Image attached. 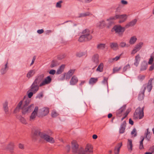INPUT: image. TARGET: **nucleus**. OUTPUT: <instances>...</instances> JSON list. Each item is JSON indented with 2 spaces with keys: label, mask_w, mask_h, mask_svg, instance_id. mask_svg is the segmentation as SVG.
Segmentation results:
<instances>
[{
  "label": "nucleus",
  "mask_w": 154,
  "mask_h": 154,
  "mask_svg": "<svg viewBox=\"0 0 154 154\" xmlns=\"http://www.w3.org/2000/svg\"><path fill=\"white\" fill-rule=\"evenodd\" d=\"M56 73V70L54 69H51L50 70L49 72V73L50 74L53 75H54Z\"/></svg>",
  "instance_id": "obj_53"
},
{
  "label": "nucleus",
  "mask_w": 154,
  "mask_h": 154,
  "mask_svg": "<svg viewBox=\"0 0 154 154\" xmlns=\"http://www.w3.org/2000/svg\"><path fill=\"white\" fill-rule=\"evenodd\" d=\"M51 115L52 117H55L58 115V114L55 111H53L51 112Z\"/></svg>",
  "instance_id": "obj_44"
},
{
  "label": "nucleus",
  "mask_w": 154,
  "mask_h": 154,
  "mask_svg": "<svg viewBox=\"0 0 154 154\" xmlns=\"http://www.w3.org/2000/svg\"><path fill=\"white\" fill-rule=\"evenodd\" d=\"M128 142L127 145V147L129 150L131 151L132 149V140H131L128 139Z\"/></svg>",
  "instance_id": "obj_28"
},
{
  "label": "nucleus",
  "mask_w": 154,
  "mask_h": 154,
  "mask_svg": "<svg viewBox=\"0 0 154 154\" xmlns=\"http://www.w3.org/2000/svg\"><path fill=\"white\" fill-rule=\"evenodd\" d=\"M126 109V106L124 105L122 107H121L120 109H119L117 112V114H120L122 112L125 111Z\"/></svg>",
  "instance_id": "obj_34"
},
{
  "label": "nucleus",
  "mask_w": 154,
  "mask_h": 154,
  "mask_svg": "<svg viewBox=\"0 0 154 154\" xmlns=\"http://www.w3.org/2000/svg\"><path fill=\"white\" fill-rule=\"evenodd\" d=\"M62 1H60L57 3L56 6L57 7L60 8L61 7V4L62 3Z\"/></svg>",
  "instance_id": "obj_49"
},
{
  "label": "nucleus",
  "mask_w": 154,
  "mask_h": 154,
  "mask_svg": "<svg viewBox=\"0 0 154 154\" xmlns=\"http://www.w3.org/2000/svg\"><path fill=\"white\" fill-rule=\"evenodd\" d=\"M117 33L118 35L121 36L123 35L124 32L125 30V28L122 27L120 26H115L112 29Z\"/></svg>",
  "instance_id": "obj_7"
},
{
  "label": "nucleus",
  "mask_w": 154,
  "mask_h": 154,
  "mask_svg": "<svg viewBox=\"0 0 154 154\" xmlns=\"http://www.w3.org/2000/svg\"><path fill=\"white\" fill-rule=\"evenodd\" d=\"M106 24L105 23V21L103 20L99 22L97 24V26L99 28L102 29L105 26Z\"/></svg>",
  "instance_id": "obj_25"
},
{
  "label": "nucleus",
  "mask_w": 154,
  "mask_h": 154,
  "mask_svg": "<svg viewBox=\"0 0 154 154\" xmlns=\"http://www.w3.org/2000/svg\"><path fill=\"white\" fill-rule=\"evenodd\" d=\"M103 63H101L98 66L96 71L99 72H102L103 70Z\"/></svg>",
  "instance_id": "obj_30"
},
{
  "label": "nucleus",
  "mask_w": 154,
  "mask_h": 154,
  "mask_svg": "<svg viewBox=\"0 0 154 154\" xmlns=\"http://www.w3.org/2000/svg\"><path fill=\"white\" fill-rule=\"evenodd\" d=\"M105 44L100 43L97 45V48L98 50H103L105 48Z\"/></svg>",
  "instance_id": "obj_35"
},
{
  "label": "nucleus",
  "mask_w": 154,
  "mask_h": 154,
  "mask_svg": "<svg viewBox=\"0 0 154 154\" xmlns=\"http://www.w3.org/2000/svg\"><path fill=\"white\" fill-rule=\"evenodd\" d=\"M39 86V85H38L35 83L33 82L30 87V89L29 91L32 92L34 93H35L38 90Z\"/></svg>",
  "instance_id": "obj_11"
},
{
  "label": "nucleus",
  "mask_w": 154,
  "mask_h": 154,
  "mask_svg": "<svg viewBox=\"0 0 154 154\" xmlns=\"http://www.w3.org/2000/svg\"><path fill=\"white\" fill-rule=\"evenodd\" d=\"M144 137H143L140 142L139 148L140 149H143L144 148L143 144V142L144 140Z\"/></svg>",
  "instance_id": "obj_43"
},
{
  "label": "nucleus",
  "mask_w": 154,
  "mask_h": 154,
  "mask_svg": "<svg viewBox=\"0 0 154 154\" xmlns=\"http://www.w3.org/2000/svg\"><path fill=\"white\" fill-rule=\"evenodd\" d=\"M126 14L119 15L116 14L115 16L110 17L106 20L108 22V25H107V27L109 28L111 25L113 24H114L113 20L117 19H121V20L119 21L120 23L124 22L126 20Z\"/></svg>",
  "instance_id": "obj_4"
},
{
  "label": "nucleus",
  "mask_w": 154,
  "mask_h": 154,
  "mask_svg": "<svg viewBox=\"0 0 154 154\" xmlns=\"http://www.w3.org/2000/svg\"><path fill=\"white\" fill-rule=\"evenodd\" d=\"M66 56V54L64 53L61 54L57 56V59L59 60H61L65 58Z\"/></svg>",
  "instance_id": "obj_38"
},
{
  "label": "nucleus",
  "mask_w": 154,
  "mask_h": 154,
  "mask_svg": "<svg viewBox=\"0 0 154 154\" xmlns=\"http://www.w3.org/2000/svg\"><path fill=\"white\" fill-rule=\"evenodd\" d=\"M14 146V143H10L6 147L7 149L12 150L13 149Z\"/></svg>",
  "instance_id": "obj_37"
},
{
  "label": "nucleus",
  "mask_w": 154,
  "mask_h": 154,
  "mask_svg": "<svg viewBox=\"0 0 154 154\" xmlns=\"http://www.w3.org/2000/svg\"><path fill=\"white\" fill-rule=\"evenodd\" d=\"M121 55V54L119 56H116L115 58L109 59V61L110 62H112L114 61H117L120 59Z\"/></svg>",
  "instance_id": "obj_40"
},
{
  "label": "nucleus",
  "mask_w": 154,
  "mask_h": 154,
  "mask_svg": "<svg viewBox=\"0 0 154 154\" xmlns=\"http://www.w3.org/2000/svg\"><path fill=\"white\" fill-rule=\"evenodd\" d=\"M44 77V75L43 74L38 75L36 77L33 82L39 85L40 82L43 79Z\"/></svg>",
  "instance_id": "obj_13"
},
{
  "label": "nucleus",
  "mask_w": 154,
  "mask_h": 154,
  "mask_svg": "<svg viewBox=\"0 0 154 154\" xmlns=\"http://www.w3.org/2000/svg\"><path fill=\"white\" fill-rule=\"evenodd\" d=\"M17 117L18 119L20 121V122L23 124H26V122L25 119L22 117L21 116H17Z\"/></svg>",
  "instance_id": "obj_33"
},
{
  "label": "nucleus",
  "mask_w": 154,
  "mask_h": 154,
  "mask_svg": "<svg viewBox=\"0 0 154 154\" xmlns=\"http://www.w3.org/2000/svg\"><path fill=\"white\" fill-rule=\"evenodd\" d=\"M39 136L42 139H43L47 142L51 143H55L54 139L50 137L49 134L46 132H41L39 130H36L33 133V137L35 138V136Z\"/></svg>",
  "instance_id": "obj_3"
},
{
  "label": "nucleus",
  "mask_w": 154,
  "mask_h": 154,
  "mask_svg": "<svg viewBox=\"0 0 154 154\" xmlns=\"http://www.w3.org/2000/svg\"><path fill=\"white\" fill-rule=\"evenodd\" d=\"M145 78V76L144 75H139L138 77V79L141 81H143L144 79Z\"/></svg>",
  "instance_id": "obj_45"
},
{
  "label": "nucleus",
  "mask_w": 154,
  "mask_h": 154,
  "mask_svg": "<svg viewBox=\"0 0 154 154\" xmlns=\"http://www.w3.org/2000/svg\"><path fill=\"white\" fill-rule=\"evenodd\" d=\"M126 124V123L125 121H124L121 125L120 128L119 129V133L120 134H122L125 132Z\"/></svg>",
  "instance_id": "obj_17"
},
{
  "label": "nucleus",
  "mask_w": 154,
  "mask_h": 154,
  "mask_svg": "<svg viewBox=\"0 0 154 154\" xmlns=\"http://www.w3.org/2000/svg\"><path fill=\"white\" fill-rule=\"evenodd\" d=\"M92 60L94 65V68L96 67L99 63V56L97 54H94L92 57Z\"/></svg>",
  "instance_id": "obj_9"
},
{
  "label": "nucleus",
  "mask_w": 154,
  "mask_h": 154,
  "mask_svg": "<svg viewBox=\"0 0 154 154\" xmlns=\"http://www.w3.org/2000/svg\"><path fill=\"white\" fill-rule=\"evenodd\" d=\"M107 80L108 79L107 78L104 77V79L102 81L103 83L105 84H107Z\"/></svg>",
  "instance_id": "obj_52"
},
{
  "label": "nucleus",
  "mask_w": 154,
  "mask_h": 154,
  "mask_svg": "<svg viewBox=\"0 0 154 154\" xmlns=\"http://www.w3.org/2000/svg\"><path fill=\"white\" fill-rule=\"evenodd\" d=\"M121 2L122 4L124 5H126L128 3V2L124 0H122L121 1Z\"/></svg>",
  "instance_id": "obj_62"
},
{
  "label": "nucleus",
  "mask_w": 154,
  "mask_h": 154,
  "mask_svg": "<svg viewBox=\"0 0 154 154\" xmlns=\"http://www.w3.org/2000/svg\"><path fill=\"white\" fill-rule=\"evenodd\" d=\"M8 62H7L5 65V68L1 69V72L2 74H4L7 72L8 68Z\"/></svg>",
  "instance_id": "obj_26"
},
{
  "label": "nucleus",
  "mask_w": 154,
  "mask_h": 154,
  "mask_svg": "<svg viewBox=\"0 0 154 154\" xmlns=\"http://www.w3.org/2000/svg\"><path fill=\"white\" fill-rule=\"evenodd\" d=\"M38 109V107L35 106V108L34 110L31 113L29 118V121L30 122L34 121L37 115Z\"/></svg>",
  "instance_id": "obj_8"
},
{
  "label": "nucleus",
  "mask_w": 154,
  "mask_h": 154,
  "mask_svg": "<svg viewBox=\"0 0 154 154\" xmlns=\"http://www.w3.org/2000/svg\"><path fill=\"white\" fill-rule=\"evenodd\" d=\"M137 20L136 19L132 21L125 26L126 28H128L130 26H134L136 23Z\"/></svg>",
  "instance_id": "obj_23"
},
{
  "label": "nucleus",
  "mask_w": 154,
  "mask_h": 154,
  "mask_svg": "<svg viewBox=\"0 0 154 154\" xmlns=\"http://www.w3.org/2000/svg\"><path fill=\"white\" fill-rule=\"evenodd\" d=\"M147 62L145 61H143L141 63L140 66V71H143L146 70L147 68Z\"/></svg>",
  "instance_id": "obj_14"
},
{
  "label": "nucleus",
  "mask_w": 154,
  "mask_h": 154,
  "mask_svg": "<svg viewBox=\"0 0 154 154\" xmlns=\"http://www.w3.org/2000/svg\"><path fill=\"white\" fill-rule=\"evenodd\" d=\"M78 80L77 77L75 75L73 76L70 81V84L74 85L76 84L78 82Z\"/></svg>",
  "instance_id": "obj_18"
},
{
  "label": "nucleus",
  "mask_w": 154,
  "mask_h": 154,
  "mask_svg": "<svg viewBox=\"0 0 154 154\" xmlns=\"http://www.w3.org/2000/svg\"><path fill=\"white\" fill-rule=\"evenodd\" d=\"M147 132L146 134V138H147V137L149 134H150V132L149 131V129H147Z\"/></svg>",
  "instance_id": "obj_63"
},
{
  "label": "nucleus",
  "mask_w": 154,
  "mask_h": 154,
  "mask_svg": "<svg viewBox=\"0 0 154 154\" xmlns=\"http://www.w3.org/2000/svg\"><path fill=\"white\" fill-rule=\"evenodd\" d=\"M110 48L114 50L118 49V45L117 43L112 42L110 43Z\"/></svg>",
  "instance_id": "obj_20"
},
{
  "label": "nucleus",
  "mask_w": 154,
  "mask_h": 154,
  "mask_svg": "<svg viewBox=\"0 0 154 154\" xmlns=\"http://www.w3.org/2000/svg\"><path fill=\"white\" fill-rule=\"evenodd\" d=\"M49 112V109L48 108L44 107L40 109L39 113L40 116L43 117L47 115Z\"/></svg>",
  "instance_id": "obj_12"
},
{
  "label": "nucleus",
  "mask_w": 154,
  "mask_h": 154,
  "mask_svg": "<svg viewBox=\"0 0 154 154\" xmlns=\"http://www.w3.org/2000/svg\"><path fill=\"white\" fill-rule=\"evenodd\" d=\"M121 69V67H116L114 68L113 69V73H115V72H117L118 71H119Z\"/></svg>",
  "instance_id": "obj_46"
},
{
  "label": "nucleus",
  "mask_w": 154,
  "mask_h": 154,
  "mask_svg": "<svg viewBox=\"0 0 154 154\" xmlns=\"http://www.w3.org/2000/svg\"><path fill=\"white\" fill-rule=\"evenodd\" d=\"M154 69V64H152L150 67L149 69V70L150 71H152Z\"/></svg>",
  "instance_id": "obj_57"
},
{
  "label": "nucleus",
  "mask_w": 154,
  "mask_h": 154,
  "mask_svg": "<svg viewBox=\"0 0 154 154\" xmlns=\"http://www.w3.org/2000/svg\"><path fill=\"white\" fill-rule=\"evenodd\" d=\"M98 81L97 78H91L89 80V83L91 84L94 85Z\"/></svg>",
  "instance_id": "obj_29"
},
{
  "label": "nucleus",
  "mask_w": 154,
  "mask_h": 154,
  "mask_svg": "<svg viewBox=\"0 0 154 154\" xmlns=\"http://www.w3.org/2000/svg\"><path fill=\"white\" fill-rule=\"evenodd\" d=\"M75 72V70L71 69L69 70L67 73L66 75V79H69Z\"/></svg>",
  "instance_id": "obj_19"
},
{
  "label": "nucleus",
  "mask_w": 154,
  "mask_h": 154,
  "mask_svg": "<svg viewBox=\"0 0 154 154\" xmlns=\"http://www.w3.org/2000/svg\"><path fill=\"white\" fill-rule=\"evenodd\" d=\"M66 149L67 151L68 152H69L70 149V147L69 145H68L66 147Z\"/></svg>",
  "instance_id": "obj_59"
},
{
  "label": "nucleus",
  "mask_w": 154,
  "mask_h": 154,
  "mask_svg": "<svg viewBox=\"0 0 154 154\" xmlns=\"http://www.w3.org/2000/svg\"><path fill=\"white\" fill-rule=\"evenodd\" d=\"M83 35L79 38V41L81 42L90 40L92 38V36L90 34V31L88 29L83 31Z\"/></svg>",
  "instance_id": "obj_5"
},
{
  "label": "nucleus",
  "mask_w": 154,
  "mask_h": 154,
  "mask_svg": "<svg viewBox=\"0 0 154 154\" xmlns=\"http://www.w3.org/2000/svg\"><path fill=\"white\" fill-rule=\"evenodd\" d=\"M146 89V88L144 87V89L143 91L142 94H139L138 96V99L140 100H142L143 99V97L144 96V93L145 92V90Z\"/></svg>",
  "instance_id": "obj_39"
},
{
  "label": "nucleus",
  "mask_w": 154,
  "mask_h": 154,
  "mask_svg": "<svg viewBox=\"0 0 154 154\" xmlns=\"http://www.w3.org/2000/svg\"><path fill=\"white\" fill-rule=\"evenodd\" d=\"M8 103L7 102H5L3 104V108L4 109V111L6 114H8Z\"/></svg>",
  "instance_id": "obj_32"
},
{
  "label": "nucleus",
  "mask_w": 154,
  "mask_h": 154,
  "mask_svg": "<svg viewBox=\"0 0 154 154\" xmlns=\"http://www.w3.org/2000/svg\"><path fill=\"white\" fill-rule=\"evenodd\" d=\"M137 40V39L135 36L132 37L129 40V43L130 44H133Z\"/></svg>",
  "instance_id": "obj_36"
},
{
  "label": "nucleus",
  "mask_w": 154,
  "mask_h": 154,
  "mask_svg": "<svg viewBox=\"0 0 154 154\" xmlns=\"http://www.w3.org/2000/svg\"><path fill=\"white\" fill-rule=\"evenodd\" d=\"M153 61V58L152 56H151L150 58L148 63L149 65H151L152 64Z\"/></svg>",
  "instance_id": "obj_50"
},
{
  "label": "nucleus",
  "mask_w": 154,
  "mask_h": 154,
  "mask_svg": "<svg viewBox=\"0 0 154 154\" xmlns=\"http://www.w3.org/2000/svg\"><path fill=\"white\" fill-rule=\"evenodd\" d=\"M33 93H34L32 91L29 92L28 95V97L29 98H31L32 96Z\"/></svg>",
  "instance_id": "obj_55"
},
{
  "label": "nucleus",
  "mask_w": 154,
  "mask_h": 154,
  "mask_svg": "<svg viewBox=\"0 0 154 154\" xmlns=\"http://www.w3.org/2000/svg\"><path fill=\"white\" fill-rule=\"evenodd\" d=\"M35 73V70L34 69L30 70L27 73L26 75V77L28 78H29L32 77Z\"/></svg>",
  "instance_id": "obj_27"
},
{
  "label": "nucleus",
  "mask_w": 154,
  "mask_h": 154,
  "mask_svg": "<svg viewBox=\"0 0 154 154\" xmlns=\"http://www.w3.org/2000/svg\"><path fill=\"white\" fill-rule=\"evenodd\" d=\"M143 45V43L142 42H140L137 45L134 49L133 50L132 53L134 54L136 53L141 48Z\"/></svg>",
  "instance_id": "obj_15"
},
{
  "label": "nucleus",
  "mask_w": 154,
  "mask_h": 154,
  "mask_svg": "<svg viewBox=\"0 0 154 154\" xmlns=\"http://www.w3.org/2000/svg\"><path fill=\"white\" fill-rule=\"evenodd\" d=\"M79 145L75 141H73L72 142V152L74 153L78 152V154H92L93 149L91 146L88 144L86 146L85 150L81 148L78 150Z\"/></svg>",
  "instance_id": "obj_2"
},
{
  "label": "nucleus",
  "mask_w": 154,
  "mask_h": 154,
  "mask_svg": "<svg viewBox=\"0 0 154 154\" xmlns=\"http://www.w3.org/2000/svg\"><path fill=\"white\" fill-rule=\"evenodd\" d=\"M134 134V136L136 137L137 136V133L136 132V129L135 128H134L133 129L132 131L131 132V134L132 135V134Z\"/></svg>",
  "instance_id": "obj_48"
},
{
  "label": "nucleus",
  "mask_w": 154,
  "mask_h": 154,
  "mask_svg": "<svg viewBox=\"0 0 154 154\" xmlns=\"http://www.w3.org/2000/svg\"><path fill=\"white\" fill-rule=\"evenodd\" d=\"M59 64L57 60H53L51 62L50 66L51 67L53 68L59 65Z\"/></svg>",
  "instance_id": "obj_31"
},
{
  "label": "nucleus",
  "mask_w": 154,
  "mask_h": 154,
  "mask_svg": "<svg viewBox=\"0 0 154 154\" xmlns=\"http://www.w3.org/2000/svg\"><path fill=\"white\" fill-rule=\"evenodd\" d=\"M153 80V79L151 78L149 81L147 86V89L149 92H150L152 89V82Z\"/></svg>",
  "instance_id": "obj_24"
},
{
  "label": "nucleus",
  "mask_w": 154,
  "mask_h": 154,
  "mask_svg": "<svg viewBox=\"0 0 154 154\" xmlns=\"http://www.w3.org/2000/svg\"><path fill=\"white\" fill-rule=\"evenodd\" d=\"M23 100L24 103L23 107H21L23 103V101H21L18 103L17 106L15 110L16 111L18 110L19 109H21L22 113L23 114H25L31 112V110L34 108V105L33 104H32L28 106L29 104L30 100L27 97L26 98L25 96L24 97Z\"/></svg>",
  "instance_id": "obj_1"
},
{
  "label": "nucleus",
  "mask_w": 154,
  "mask_h": 154,
  "mask_svg": "<svg viewBox=\"0 0 154 154\" xmlns=\"http://www.w3.org/2000/svg\"><path fill=\"white\" fill-rule=\"evenodd\" d=\"M19 148L23 149H24V145L21 143H19Z\"/></svg>",
  "instance_id": "obj_56"
},
{
  "label": "nucleus",
  "mask_w": 154,
  "mask_h": 154,
  "mask_svg": "<svg viewBox=\"0 0 154 154\" xmlns=\"http://www.w3.org/2000/svg\"><path fill=\"white\" fill-rule=\"evenodd\" d=\"M122 146V143H119L117 145L115 146L114 150V152L115 154H119L120 151V148Z\"/></svg>",
  "instance_id": "obj_16"
},
{
  "label": "nucleus",
  "mask_w": 154,
  "mask_h": 154,
  "mask_svg": "<svg viewBox=\"0 0 154 154\" xmlns=\"http://www.w3.org/2000/svg\"><path fill=\"white\" fill-rule=\"evenodd\" d=\"M43 96V94L42 93H40L37 96L36 98H37L40 99L42 98Z\"/></svg>",
  "instance_id": "obj_51"
},
{
  "label": "nucleus",
  "mask_w": 154,
  "mask_h": 154,
  "mask_svg": "<svg viewBox=\"0 0 154 154\" xmlns=\"http://www.w3.org/2000/svg\"><path fill=\"white\" fill-rule=\"evenodd\" d=\"M38 33L39 34H41L44 32V30L43 29H39L37 31Z\"/></svg>",
  "instance_id": "obj_58"
},
{
  "label": "nucleus",
  "mask_w": 154,
  "mask_h": 154,
  "mask_svg": "<svg viewBox=\"0 0 154 154\" xmlns=\"http://www.w3.org/2000/svg\"><path fill=\"white\" fill-rule=\"evenodd\" d=\"M52 80L50 76H48L46 77L44 80L42 81L41 83L39 84L40 87H41L50 84Z\"/></svg>",
  "instance_id": "obj_10"
},
{
  "label": "nucleus",
  "mask_w": 154,
  "mask_h": 154,
  "mask_svg": "<svg viewBox=\"0 0 154 154\" xmlns=\"http://www.w3.org/2000/svg\"><path fill=\"white\" fill-rule=\"evenodd\" d=\"M140 54H138L136 57L135 58V62L134 63V65L136 66L139 64L140 61Z\"/></svg>",
  "instance_id": "obj_22"
},
{
  "label": "nucleus",
  "mask_w": 154,
  "mask_h": 154,
  "mask_svg": "<svg viewBox=\"0 0 154 154\" xmlns=\"http://www.w3.org/2000/svg\"><path fill=\"white\" fill-rule=\"evenodd\" d=\"M35 56H34L33 57L32 60V63L30 64V66L32 65L33 64V63H34V62H35Z\"/></svg>",
  "instance_id": "obj_60"
},
{
  "label": "nucleus",
  "mask_w": 154,
  "mask_h": 154,
  "mask_svg": "<svg viewBox=\"0 0 154 154\" xmlns=\"http://www.w3.org/2000/svg\"><path fill=\"white\" fill-rule=\"evenodd\" d=\"M86 54V52H79L76 53V56L77 57H81L83 56H85Z\"/></svg>",
  "instance_id": "obj_41"
},
{
  "label": "nucleus",
  "mask_w": 154,
  "mask_h": 154,
  "mask_svg": "<svg viewBox=\"0 0 154 154\" xmlns=\"http://www.w3.org/2000/svg\"><path fill=\"white\" fill-rule=\"evenodd\" d=\"M90 14V13L89 12H86L85 13H82L80 14V15L79 16V17H86L87 16H89Z\"/></svg>",
  "instance_id": "obj_42"
},
{
  "label": "nucleus",
  "mask_w": 154,
  "mask_h": 154,
  "mask_svg": "<svg viewBox=\"0 0 154 154\" xmlns=\"http://www.w3.org/2000/svg\"><path fill=\"white\" fill-rule=\"evenodd\" d=\"M65 67V65L64 64L62 65L58 69L56 72V74H61L62 72L63 71Z\"/></svg>",
  "instance_id": "obj_21"
},
{
  "label": "nucleus",
  "mask_w": 154,
  "mask_h": 154,
  "mask_svg": "<svg viewBox=\"0 0 154 154\" xmlns=\"http://www.w3.org/2000/svg\"><path fill=\"white\" fill-rule=\"evenodd\" d=\"M143 109V107L141 109L140 107L137 108L134 113V118L137 119L139 118L140 119H141L144 116Z\"/></svg>",
  "instance_id": "obj_6"
},
{
  "label": "nucleus",
  "mask_w": 154,
  "mask_h": 154,
  "mask_svg": "<svg viewBox=\"0 0 154 154\" xmlns=\"http://www.w3.org/2000/svg\"><path fill=\"white\" fill-rule=\"evenodd\" d=\"M92 138L94 139H96L97 138V135L94 134L92 136Z\"/></svg>",
  "instance_id": "obj_64"
},
{
  "label": "nucleus",
  "mask_w": 154,
  "mask_h": 154,
  "mask_svg": "<svg viewBox=\"0 0 154 154\" xmlns=\"http://www.w3.org/2000/svg\"><path fill=\"white\" fill-rule=\"evenodd\" d=\"M129 124H131V125H133L134 124V122L131 119H129Z\"/></svg>",
  "instance_id": "obj_61"
},
{
  "label": "nucleus",
  "mask_w": 154,
  "mask_h": 154,
  "mask_svg": "<svg viewBox=\"0 0 154 154\" xmlns=\"http://www.w3.org/2000/svg\"><path fill=\"white\" fill-rule=\"evenodd\" d=\"M126 45L125 43L124 42H122L119 44V46L122 48L125 47Z\"/></svg>",
  "instance_id": "obj_54"
},
{
  "label": "nucleus",
  "mask_w": 154,
  "mask_h": 154,
  "mask_svg": "<svg viewBox=\"0 0 154 154\" xmlns=\"http://www.w3.org/2000/svg\"><path fill=\"white\" fill-rule=\"evenodd\" d=\"M130 68V66L129 64H127L123 68V71L124 72L126 71L127 69Z\"/></svg>",
  "instance_id": "obj_47"
}]
</instances>
